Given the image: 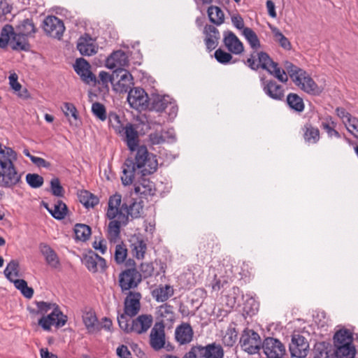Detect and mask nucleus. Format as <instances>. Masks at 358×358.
I'll use <instances>...</instances> for the list:
<instances>
[{"mask_svg": "<svg viewBox=\"0 0 358 358\" xmlns=\"http://www.w3.org/2000/svg\"><path fill=\"white\" fill-rule=\"evenodd\" d=\"M83 262L87 268L92 273H96L99 269L104 271L107 268L106 260L92 252L86 255L83 257Z\"/></svg>", "mask_w": 358, "mask_h": 358, "instance_id": "20", "label": "nucleus"}, {"mask_svg": "<svg viewBox=\"0 0 358 358\" xmlns=\"http://www.w3.org/2000/svg\"><path fill=\"white\" fill-rule=\"evenodd\" d=\"M231 22L234 26L237 28L238 29L243 31V29L245 27H244V21L243 17L239 15H234L231 16Z\"/></svg>", "mask_w": 358, "mask_h": 358, "instance_id": "61", "label": "nucleus"}, {"mask_svg": "<svg viewBox=\"0 0 358 358\" xmlns=\"http://www.w3.org/2000/svg\"><path fill=\"white\" fill-rule=\"evenodd\" d=\"M156 188L154 182L149 179L141 177L134 183V192L142 197L153 196L155 194Z\"/></svg>", "mask_w": 358, "mask_h": 358, "instance_id": "25", "label": "nucleus"}, {"mask_svg": "<svg viewBox=\"0 0 358 358\" xmlns=\"http://www.w3.org/2000/svg\"><path fill=\"white\" fill-rule=\"evenodd\" d=\"M214 55L216 60L222 64H227L229 63L233 58L231 53L229 52H227L221 48L216 50Z\"/></svg>", "mask_w": 358, "mask_h": 358, "instance_id": "52", "label": "nucleus"}, {"mask_svg": "<svg viewBox=\"0 0 358 358\" xmlns=\"http://www.w3.org/2000/svg\"><path fill=\"white\" fill-rule=\"evenodd\" d=\"M122 196L120 194H115L108 199L106 217L109 220V222L106 236L110 242L116 243L120 239L121 227L128 223L126 214L117 210V208L120 206Z\"/></svg>", "mask_w": 358, "mask_h": 358, "instance_id": "4", "label": "nucleus"}, {"mask_svg": "<svg viewBox=\"0 0 358 358\" xmlns=\"http://www.w3.org/2000/svg\"><path fill=\"white\" fill-rule=\"evenodd\" d=\"M274 41L285 50H289L292 48L291 43L287 37L276 27L271 28Z\"/></svg>", "mask_w": 358, "mask_h": 358, "instance_id": "48", "label": "nucleus"}, {"mask_svg": "<svg viewBox=\"0 0 358 358\" xmlns=\"http://www.w3.org/2000/svg\"><path fill=\"white\" fill-rule=\"evenodd\" d=\"M125 141L128 148L131 151H135L138 145V134L136 128L131 124H127L124 127Z\"/></svg>", "mask_w": 358, "mask_h": 358, "instance_id": "30", "label": "nucleus"}, {"mask_svg": "<svg viewBox=\"0 0 358 358\" xmlns=\"http://www.w3.org/2000/svg\"><path fill=\"white\" fill-rule=\"evenodd\" d=\"M157 314L159 317L171 322L174 318L173 306L168 303H164L159 306Z\"/></svg>", "mask_w": 358, "mask_h": 358, "instance_id": "50", "label": "nucleus"}, {"mask_svg": "<svg viewBox=\"0 0 358 358\" xmlns=\"http://www.w3.org/2000/svg\"><path fill=\"white\" fill-rule=\"evenodd\" d=\"M286 101L292 110L297 113H301L304 110L305 104L303 100L297 94L289 93L287 96Z\"/></svg>", "mask_w": 358, "mask_h": 358, "instance_id": "37", "label": "nucleus"}, {"mask_svg": "<svg viewBox=\"0 0 358 358\" xmlns=\"http://www.w3.org/2000/svg\"><path fill=\"white\" fill-rule=\"evenodd\" d=\"M247 64L252 69L259 68L266 70L270 74L282 83H286L288 78L285 70H281L278 64L274 62L269 55L264 52L254 51L247 59Z\"/></svg>", "mask_w": 358, "mask_h": 358, "instance_id": "6", "label": "nucleus"}, {"mask_svg": "<svg viewBox=\"0 0 358 358\" xmlns=\"http://www.w3.org/2000/svg\"><path fill=\"white\" fill-rule=\"evenodd\" d=\"M127 55L122 50L114 52L106 60V66L110 69H124V67L128 64Z\"/></svg>", "mask_w": 358, "mask_h": 358, "instance_id": "26", "label": "nucleus"}, {"mask_svg": "<svg viewBox=\"0 0 358 358\" xmlns=\"http://www.w3.org/2000/svg\"><path fill=\"white\" fill-rule=\"evenodd\" d=\"M79 201L86 208L94 207L99 202L98 197L87 190H81L78 192Z\"/></svg>", "mask_w": 358, "mask_h": 358, "instance_id": "39", "label": "nucleus"}, {"mask_svg": "<svg viewBox=\"0 0 358 358\" xmlns=\"http://www.w3.org/2000/svg\"><path fill=\"white\" fill-rule=\"evenodd\" d=\"M26 180L32 188H38L43 184V178L36 173H28L26 176Z\"/></svg>", "mask_w": 358, "mask_h": 358, "instance_id": "51", "label": "nucleus"}, {"mask_svg": "<svg viewBox=\"0 0 358 358\" xmlns=\"http://www.w3.org/2000/svg\"><path fill=\"white\" fill-rule=\"evenodd\" d=\"M208 15L210 22L216 25H220L224 21V13L217 6H210L208 9Z\"/></svg>", "mask_w": 358, "mask_h": 358, "instance_id": "42", "label": "nucleus"}, {"mask_svg": "<svg viewBox=\"0 0 358 358\" xmlns=\"http://www.w3.org/2000/svg\"><path fill=\"white\" fill-rule=\"evenodd\" d=\"M93 248L103 255L107 250L106 242L103 239L95 240L93 243Z\"/></svg>", "mask_w": 358, "mask_h": 358, "instance_id": "63", "label": "nucleus"}, {"mask_svg": "<svg viewBox=\"0 0 358 358\" xmlns=\"http://www.w3.org/2000/svg\"><path fill=\"white\" fill-rule=\"evenodd\" d=\"M74 69L81 79L87 84L96 81L95 76L90 71V65L85 59L83 58L78 59Z\"/></svg>", "mask_w": 358, "mask_h": 358, "instance_id": "24", "label": "nucleus"}, {"mask_svg": "<svg viewBox=\"0 0 358 358\" xmlns=\"http://www.w3.org/2000/svg\"><path fill=\"white\" fill-rule=\"evenodd\" d=\"M77 48L83 55L90 56L96 53V46L92 38L88 35L81 36L78 39Z\"/></svg>", "mask_w": 358, "mask_h": 358, "instance_id": "31", "label": "nucleus"}, {"mask_svg": "<svg viewBox=\"0 0 358 358\" xmlns=\"http://www.w3.org/2000/svg\"><path fill=\"white\" fill-rule=\"evenodd\" d=\"M170 108L172 113L176 115L178 108L171 102H169L167 98L160 97L156 99L153 102V108L159 112L165 110L167 108Z\"/></svg>", "mask_w": 358, "mask_h": 358, "instance_id": "44", "label": "nucleus"}, {"mask_svg": "<svg viewBox=\"0 0 358 358\" xmlns=\"http://www.w3.org/2000/svg\"><path fill=\"white\" fill-rule=\"evenodd\" d=\"M142 281V275L134 267L121 271L118 276V284L122 293L135 289Z\"/></svg>", "mask_w": 358, "mask_h": 358, "instance_id": "9", "label": "nucleus"}, {"mask_svg": "<svg viewBox=\"0 0 358 358\" xmlns=\"http://www.w3.org/2000/svg\"><path fill=\"white\" fill-rule=\"evenodd\" d=\"M92 111L93 114L101 121L106 120V110L103 104L99 102L94 103L92 106Z\"/></svg>", "mask_w": 358, "mask_h": 358, "instance_id": "54", "label": "nucleus"}, {"mask_svg": "<svg viewBox=\"0 0 358 358\" xmlns=\"http://www.w3.org/2000/svg\"><path fill=\"white\" fill-rule=\"evenodd\" d=\"M39 250L45 257L46 263L52 268L60 267V260L55 251L47 243H42L39 245Z\"/></svg>", "mask_w": 358, "mask_h": 358, "instance_id": "27", "label": "nucleus"}, {"mask_svg": "<svg viewBox=\"0 0 358 358\" xmlns=\"http://www.w3.org/2000/svg\"><path fill=\"white\" fill-rule=\"evenodd\" d=\"M353 341L352 334L346 329L338 330L333 338L334 346L352 345Z\"/></svg>", "mask_w": 358, "mask_h": 358, "instance_id": "32", "label": "nucleus"}, {"mask_svg": "<svg viewBox=\"0 0 358 358\" xmlns=\"http://www.w3.org/2000/svg\"><path fill=\"white\" fill-rule=\"evenodd\" d=\"M259 335L251 329L243 331L240 338V345L243 350L250 355L258 353L262 347Z\"/></svg>", "mask_w": 358, "mask_h": 358, "instance_id": "10", "label": "nucleus"}, {"mask_svg": "<svg viewBox=\"0 0 358 358\" xmlns=\"http://www.w3.org/2000/svg\"><path fill=\"white\" fill-rule=\"evenodd\" d=\"M237 340V333L234 329H229L223 337V342L227 346H233Z\"/></svg>", "mask_w": 358, "mask_h": 358, "instance_id": "58", "label": "nucleus"}, {"mask_svg": "<svg viewBox=\"0 0 358 358\" xmlns=\"http://www.w3.org/2000/svg\"><path fill=\"white\" fill-rule=\"evenodd\" d=\"M148 138L151 145H162L173 141L175 133L173 128L162 129L160 131L151 132Z\"/></svg>", "mask_w": 358, "mask_h": 358, "instance_id": "22", "label": "nucleus"}, {"mask_svg": "<svg viewBox=\"0 0 358 358\" xmlns=\"http://www.w3.org/2000/svg\"><path fill=\"white\" fill-rule=\"evenodd\" d=\"M224 351L220 345L208 344L206 346H192L182 358H223ZM162 358H179L172 355H165Z\"/></svg>", "mask_w": 358, "mask_h": 358, "instance_id": "8", "label": "nucleus"}, {"mask_svg": "<svg viewBox=\"0 0 358 358\" xmlns=\"http://www.w3.org/2000/svg\"><path fill=\"white\" fill-rule=\"evenodd\" d=\"M203 33L206 35L204 41L207 49L210 51L214 50L220 37L218 29L213 25L207 24L204 27Z\"/></svg>", "mask_w": 358, "mask_h": 358, "instance_id": "29", "label": "nucleus"}, {"mask_svg": "<svg viewBox=\"0 0 358 358\" xmlns=\"http://www.w3.org/2000/svg\"><path fill=\"white\" fill-rule=\"evenodd\" d=\"M117 210L122 212L124 214H126L127 220L129 221V216H131L132 218H137L141 216V214L143 211V206L141 202H137L134 201V199H129L127 200H124V203L117 208Z\"/></svg>", "mask_w": 358, "mask_h": 358, "instance_id": "21", "label": "nucleus"}, {"mask_svg": "<svg viewBox=\"0 0 358 358\" xmlns=\"http://www.w3.org/2000/svg\"><path fill=\"white\" fill-rule=\"evenodd\" d=\"M150 345L155 350L164 348L165 345L164 325L162 322H156L150 334Z\"/></svg>", "mask_w": 358, "mask_h": 358, "instance_id": "19", "label": "nucleus"}, {"mask_svg": "<svg viewBox=\"0 0 358 358\" xmlns=\"http://www.w3.org/2000/svg\"><path fill=\"white\" fill-rule=\"evenodd\" d=\"M223 43L226 49L231 54L241 55L244 51L243 43L231 31H227L223 33Z\"/></svg>", "mask_w": 358, "mask_h": 358, "instance_id": "18", "label": "nucleus"}, {"mask_svg": "<svg viewBox=\"0 0 358 358\" xmlns=\"http://www.w3.org/2000/svg\"><path fill=\"white\" fill-rule=\"evenodd\" d=\"M36 305L37 308V314L42 315L43 316H45L48 311L52 310L55 306H58L56 303L45 301H37L36 302Z\"/></svg>", "mask_w": 358, "mask_h": 358, "instance_id": "55", "label": "nucleus"}, {"mask_svg": "<svg viewBox=\"0 0 358 358\" xmlns=\"http://www.w3.org/2000/svg\"><path fill=\"white\" fill-rule=\"evenodd\" d=\"M66 322L67 316L62 313L58 306H55L50 314L39 319L38 324L45 331H50L52 325L62 327Z\"/></svg>", "mask_w": 358, "mask_h": 358, "instance_id": "12", "label": "nucleus"}, {"mask_svg": "<svg viewBox=\"0 0 358 358\" xmlns=\"http://www.w3.org/2000/svg\"><path fill=\"white\" fill-rule=\"evenodd\" d=\"M3 273L8 280L13 281L14 279L19 276L20 271L18 262L16 260H11L7 264Z\"/></svg>", "mask_w": 358, "mask_h": 358, "instance_id": "47", "label": "nucleus"}, {"mask_svg": "<svg viewBox=\"0 0 358 358\" xmlns=\"http://www.w3.org/2000/svg\"><path fill=\"white\" fill-rule=\"evenodd\" d=\"M134 85L131 74L126 69L114 70L112 73L113 89L116 92H127Z\"/></svg>", "mask_w": 358, "mask_h": 358, "instance_id": "11", "label": "nucleus"}, {"mask_svg": "<svg viewBox=\"0 0 358 358\" xmlns=\"http://www.w3.org/2000/svg\"><path fill=\"white\" fill-rule=\"evenodd\" d=\"M11 282H13L15 287L21 292L24 297L31 299L33 296L34 289L28 287L27 282L24 280L15 278Z\"/></svg>", "mask_w": 358, "mask_h": 358, "instance_id": "49", "label": "nucleus"}, {"mask_svg": "<svg viewBox=\"0 0 358 358\" xmlns=\"http://www.w3.org/2000/svg\"><path fill=\"white\" fill-rule=\"evenodd\" d=\"M157 168V155L150 152L145 145H140L136 150L134 159H127L122 165V182L124 185L132 184L137 170L145 176L156 172Z\"/></svg>", "mask_w": 358, "mask_h": 358, "instance_id": "1", "label": "nucleus"}, {"mask_svg": "<svg viewBox=\"0 0 358 358\" xmlns=\"http://www.w3.org/2000/svg\"><path fill=\"white\" fill-rule=\"evenodd\" d=\"M76 239L86 241L92 234L91 228L85 224H76L74 227Z\"/></svg>", "mask_w": 358, "mask_h": 358, "instance_id": "41", "label": "nucleus"}, {"mask_svg": "<svg viewBox=\"0 0 358 358\" xmlns=\"http://www.w3.org/2000/svg\"><path fill=\"white\" fill-rule=\"evenodd\" d=\"M334 355L336 358H354L356 350L353 345L345 346H334Z\"/></svg>", "mask_w": 358, "mask_h": 358, "instance_id": "43", "label": "nucleus"}, {"mask_svg": "<svg viewBox=\"0 0 358 358\" xmlns=\"http://www.w3.org/2000/svg\"><path fill=\"white\" fill-rule=\"evenodd\" d=\"M9 83L10 87L15 91H20L22 88V85L17 81V76L16 73H12L9 76Z\"/></svg>", "mask_w": 358, "mask_h": 358, "instance_id": "64", "label": "nucleus"}, {"mask_svg": "<svg viewBox=\"0 0 358 358\" xmlns=\"http://www.w3.org/2000/svg\"><path fill=\"white\" fill-rule=\"evenodd\" d=\"M321 127L327 133L329 137L340 138V134L335 129L336 123L332 120L331 117L327 116L322 122Z\"/></svg>", "mask_w": 358, "mask_h": 358, "instance_id": "46", "label": "nucleus"}, {"mask_svg": "<svg viewBox=\"0 0 358 358\" xmlns=\"http://www.w3.org/2000/svg\"><path fill=\"white\" fill-rule=\"evenodd\" d=\"M345 125L348 131L355 138H358V119L355 117L348 119V122Z\"/></svg>", "mask_w": 358, "mask_h": 358, "instance_id": "57", "label": "nucleus"}, {"mask_svg": "<svg viewBox=\"0 0 358 358\" xmlns=\"http://www.w3.org/2000/svg\"><path fill=\"white\" fill-rule=\"evenodd\" d=\"M46 209L57 220H62L65 217L67 214L68 208L66 205L62 201H57L51 207L48 205H45Z\"/></svg>", "mask_w": 358, "mask_h": 358, "instance_id": "36", "label": "nucleus"}, {"mask_svg": "<svg viewBox=\"0 0 358 358\" xmlns=\"http://www.w3.org/2000/svg\"><path fill=\"white\" fill-rule=\"evenodd\" d=\"M16 160V152L0 143V186L12 188L21 182L22 174L14 164Z\"/></svg>", "mask_w": 358, "mask_h": 358, "instance_id": "3", "label": "nucleus"}, {"mask_svg": "<svg viewBox=\"0 0 358 358\" xmlns=\"http://www.w3.org/2000/svg\"><path fill=\"white\" fill-rule=\"evenodd\" d=\"M141 294L138 292H129L124 301V312L119 316H124L125 319L136 316L141 309Z\"/></svg>", "mask_w": 358, "mask_h": 358, "instance_id": "13", "label": "nucleus"}, {"mask_svg": "<svg viewBox=\"0 0 358 358\" xmlns=\"http://www.w3.org/2000/svg\"><path fill=\"white\" fill-rule=\"evenodd\" d=\"M173 294V288L168 285H159L152 292V296L158 302H164Z\"/></svg>", "mask_w": 358, "mask_h": 358, "instance_id": "35", "label": "nucleus"}, {"mask_svg": "<svg viewBox=\"0 0 358 358\" xmlns=\"http://www.w3.org/2000/svg\"><path fill=\"white\" fill-rule=\"evenodd\" d=\"M194 331L189 323L182 322L175 330V338L180 345H186L192 342Z\"/></svg>", "mask_w": 358, "mask_h": 358, "instance_id": "23", "label": "nucleus"}, {"mask_svg": "<svg viewBox=\"0 0 358 358\" xmlns=\"http://www.w3.org/2000/svg\"><path fill=\"white\" fill-rule=\"evenodd\" d=\"M243 35L247 40L251 48L257 51L261 48L260 41L256 33L250 27L243 29L242 31Z\"/></svg>", "mask_w": 358, "mask_h": 358, "instance_id": "40", "label": "nucleus"}, {"mask_svg": "<svg viewBox=\"0 0 358 358\" xmlns=\"http://www.w3.org/2000/svg\"><path fill=\"white\" fill-rule=\"evenodd\" d=\"M141 271L143 273L144 278H148L151 276L154 272V268L152 264L143 263L140 267Z\"/></svg>", "mask_w": 358, "mask_h": 358, "instance_id": "59", "label": "nucleus"}, {"mask_svg": "<svg viewBox=\"0 0 358 358\" xmlns=\"http://www.w3.org/2000/svg\"><path fill=\"white\" fill-rule=\"evenodd\" d=\"M83 320L88 333L94 334L99 331V324L96 314L93 311H86L83 315Z\"/></svg>", "mask_w": 358, "mask_h": 358, "instance_id": "33", "label": "nucleus"}, {"mask_svg": "<svg viewBox=\"0 0 358 358\" xmlns=\"http://www.w3.org/2000/svg\"><path fill=\"white\" fill-rule=\"evenodd\" d=\"M62 110L65 116L68 117L70 124L77 125L78 112L74 104L68 102L64 103Z\"/></svg>", "mask_w": 358, "mask_h": 358, "instance_id": "45", "label": "nucleus"}, {"mask_svg": "<svg viewBox=\"0 0 358 358\" xmlns=\"http://www.w3.org/2000/svg\"><path fill=\"white\" fill-rule=\"evenodd\" d=\"M37 29L31 19H24L16 27V32L13 26L5 25L1 31L0 48H4L8 45L15 50H28L29 43L27 38L34 36Z\"/></svg>", "mask_w": 358, "mask_h": 358, "instance_id": "2", "label": "nucleus"}, {"mask_svg": "<svg viewBox=\"0 0 358 358\" xmlns=\"http://www.w3.org/2000/svg\"><path fill=\"white\" fill-rule=\"evenodd\" d=\"M131 251L134 257L138 259L144 257L147 250L145 242L138 237H133L131 240Z\"/></svg>", "mask_w": 358, "mask_h": 358, "instance_id": "34", "label": "nucleus"}, {"mask_svg": "<svg viewBox=\"0 0 358 358\" xmlns=\"http://www.w3.org/2000/svg\"><path fill=\"white\" fill-rule=\"evenodd\" d=\"M51 190L53 195L56 196H63L64 194V189L60 184L59 178H55L50 181Z\"/></svg>", "mask_w": 358, "mask_h": 358, "instance_id": "56", "label": "nucleus"}, {"mask_svg": "<svg viewBox=\"0 0 358 358\" xmlns=\"http://www.w3.org/2000/svg\"><path fill=\"white\" fill-rule=\"evenodd\" d=\"M43 28L47 35L57 39L62 38L65 30L62 20L53 15L45 18Z\"/></svg>", "mask_w": 358, "mask_h": 358, "instance_id": "14", "label": "nucleus"}, {"mask_svg": "<svg viewBox=\"0 0 358 358\" xmlns=\"http://www.w3.org/2000/svg\"><path fill=\"white\" fill-rule=\"evenodd\" d=\"M264 92L271 99L281 101L285 97L284 87L274 80H267L264 83Z\"/></svg>", "mask_w": 358, "mask_h": 358, "instance_id": "28", "label": "nucleus"}, {"mask_svg": "<svg viewBox=\"0 0 358 358\" xmlns=\"http://www.w3.org/2000/svg\"><path fill=\"white\" fill-rule=\"evenodd\" d=\"M127 101L131 108L141 110L148 106V96L142 88H134L129 90Z\"/></svg>", "mask_w": 358, "mask_h": 358, "instance_id": "17", "label": "nucleus"}, {"mask_svg": "<svg viewBox=\"0 0 358 358\" xmlns=\"http://www.w3.org/2000/svg\"><path fill=\"white\" fill-rule=\"evenodd\" d=\"M303 138L306 142L315 144L320 140V131L312 124H306L303 127Z\"/></svg>", "mask_w": 358, "mask_h": 358, "instance_id": "38", "label": "nucleus"}, {"mask_svg": "<svg viewBox=\"0 0 358 358\" xmlns=\"http://www.w3.org/2000/svg\"><path fill=\"white\" fill-rule=\"evenodd\" d=\"M117 321L120 329L124 332L141 334L150 328L153 318L151 315H141L136 319H125L124 316H118Z\"/></svg>", "mask_w": 358, "mask_h": 358, "instance_id": "7", "label": "nucleus"}, {"mask_svg": "<svg viewBox=\"0 0 358 358\" xmlns=\"http://www.w3.org/2000/svg\"><path fill=\"white\" fill-rule=\"evenodd\" d=\"M267 358H282L285 354L284 345L278 339L266 338L262 347Z\"/></svg>", "mask_w": 358, "mask_h": 358, "instance_id": "15", "label": "nucleus"}, {"mask_svg": "<svg viewBox=\"0 0 358 358\" xmlns=\"http://www.w3.org/2000/svg\"><path fill=\"white\" fill-rule=\"evenodd\" d=\"M336 113L345 124H347L348 119H351L352 117V116L342 107L336 108Z\"/></svg>", "mask_w": 358, "mask_h": 358, "instance_id": "60", "label": "nucleus"}, {"mask_svg": "<svg viewBox=\"0 0 358 358\" xmlns=\"http://www.w3.org/2000/svg\"><path fill=\"white\" fill-rule=\"evenodd\" d=\"M117 355L120 358H131V354L127 346L122 345L117 348Z\"/></svg>", "mask_w": 358, "mask_h": 358, "instance_id": "62", "label": "nucleus"}, {"mask_svg": "<svg viewBox=\"0 0 358 358\" xmlns=\"http://www.w3.org/2000/svg\"><path fill=\"white\" fill-rule=\"evenodd\" d=\"M289 348L292 357L304 358L308 355L309 344L303 336L294 335Z\"/></svg>", "mask_w": 358, "mask_h": 358, "instance_id": "16", "label": "nucleus"}, {"mask_svg": "<svg viewBox=\"0 0 358 358\" xmlns=\"http://www.w3.org/2000/svg\"><path fill=\"white\" fill-rule=\"evenodd\" d=\"M283 66L292 82L301 90L314 96L320 95L322 92L323 87L319 86L305 70L289 61H285Z\"/></svg>", "mask_w": 358, "mask_h": 358, "instance_id": "5", "label": "nucleus"}, {"mask_svg": "<svg viewBox=\"0 0 358 358\" xmlns=\"http://www.w3.org/2000/svg\"><path fill=\"white\" fill-rule=\"evenodd\" d=\"M127 256V249L124 245L118 244L115 247V260L117 264H121L124 262Z\"/></svg>", "mask_w": 358, "mask_h": 358, "instance_id": "53", "label": "nucleus"}]
</instances>
